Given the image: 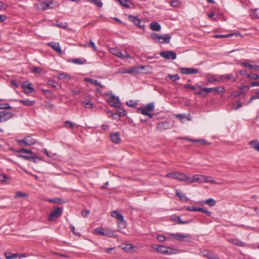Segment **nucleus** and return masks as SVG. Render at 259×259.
Returning <instances> with one entry per match:
<instances>
[{
    "label": "nucleus",
    "mask_w": 259,
    "mask_h": 259,
    "mask_svg": "<svg viewBox=\"0 0 259 259\" xmlns=\"http://www.w3.org/2000/svg\"><path fill=\"white\" fill-rule=\"evenodd\" d=\"M116 230L107 228H98L94 230V234L109 237H116Z\"/></svg>",
    "instance_id": "nucleus-1"
},
{
    "label": "nucleus",
    "mask_w": 259,
    "mask_h": 259,
    "mask_svg": "<svg viewBox=\"0 0 259 259\" xmlns=\"http://www.w3.org/2000/svg\"><path fill=\"white\" fill-rule=\"evenodd\" d=\"M154 110V105L153 103L147 104L145 106L139 108L137 109V112L144 115H147L150 118L153 116L152 113L150 112H153Z\"/></svg>",
    "instance_id": "nucleus-2"
},
{
    "label": "nucleus",
    "mask_w": 259,
    "mask_h": 259,
    "mask_svg": "<svg viewBox=\"0 0 259 259\" xmlns=\"http://www.w3.org/2000/svg\"><path fill=\"white\" fill-rule=\"evenodd\" d=\"M166 177L169 178H172L181 181H187L188 180V176L181 172L172 171L166 175Z\"/></svg>",
    "instance_id": "nucleus-3"
},
{
    "label": "nucleus",
    "mask_w": 259,
    "mask_h": 259,
    "mask_svg": "<svg viewBox=\"0 0 259 259\" xmlns=\"http://www.w3.org/2000/svg\"><path fill=\"white\" fill-rule=\"evenodd\" d=\"M109 51L111 54L121 59H128L131 57L127 53L125 52V54H123L120 52L119 49L116 48H110Z\"/></svg>",
    "instance_id": "nucleus-4"
},
{
    "label": "nucleus",
    "mask_w": 259,
    "mask_h": 259,
    "mask_svg": "<svg viewBox=\"0 0 259 259\" xmlns=\"http://www.w3.org/2000/svg\"><path fill=\"white\" fill-rule=\"evenodd\" d=\"M107 96H110V99L108 101V103L112 106L115 108H119L120 106V102L118 97H116L112 93L106 94Z\"/></svg>",
    "instance_id": "nucleus-5"
},
{
    "label": "nucleus",
    "mask_w": 259,
    "mask_h": 259,
    "mask_svg": "<svg viewBox=\"0 0 259 259\" xmlns=\"http://www.w3.org/2000/svg\"><path fill=\"white\" fill-rule=\"evenodd\" d=\"M36 140L30 136L27 137L23 139L17 140V143L19 145H23V146H25L34 145L36 143Z\"/></svg>",
    "instance_id": "nucleus-6"
},
{
    "label": "nucleus",
    "mask_w": 259,
    "mask_h": 259,
    "mask_svg": "<svg viewBox=\"0 0 259 259\" xmlns=\"http://www.w3.org/2000/svg\"><path fill=\"white\" fill-rule=\"evenodd\" d=\"M63 212L62 209L60 207H55L54 209L52 210L48 218V219L50 221H53L55 218H59L62 214Z\"/></svg>",
    "instance_id": "nucleus-7"
},
{
    "label": "nucleus",
    "mask_w": 259,
    "mask_h": 259,
    "mask_svg": "<svg viewBox=\"0 0 259 259\" xmlns=\"http://www.w3.org/2000/svg\"><path fill=\"white\" fill-rule=\"evenodd\" d=\"M172 238L176 239L179 241H183L185 242H189L190 238L189 234H183L180 233L171 234L170 235Z\"/></svg>",
    "instance_id": "nucleus-8"
},
{
    "label": "nucleus",
    "mask_w": 259,
    "mask_h": 259,
    "mask_svg": "<svg viewBox=\"0 0 259 259\" xmlns=\"http://www.w3.org/2000/svg\"><path fill=\"white\" fill-rule=\"evenodd\" d=\"M158 249H159L158 252L164 254H172L178 252L177 249L162 245H161L160 247Z\"/></svg>",
    "instance_id": "nucleus-9"
},
{
    "label": "nucleus",
    "mask_w": 259,
    "mask_h": 259,
    "mask_svg": "<svg viewBox=\"0 0 259 259\" xmlns=\"http://www.w3.org/2000/svg\"><path fill=\"white\" fill-rule=\"evenodd\" d=\"M160 55L161 57L166 59L175 60L177 58L176 53L172 51L161 52L160 53Z\"/></svg>",
    "instance_id": "nucleus-10"
},
{
    "label": "nucleus",
    "mask_w": 259,
    "mask_h": 259,
    "mask_svg": "<svg viewBox=\"0 0 259 259\" xmlns=\"http://www.w3.org/2000/svg\"><path fill=\"white\" fill-rule=\"evenodd\" d=\"M13 116L11 112L2 111H0V122H6Z\"/></svg>",
    "instance_id": "nucleus-11"
},
{
    "label": "nucleus",
    "mask_w": 259,
    "mask_h": 259,
    "mask_svg": "<svg viewBox=\"0 0 259 259\" xmlns=\"http://www.w3.org/2000/svg\"><path fill=\"white\" fill-rule=\"evenodd\" d=\"M171 126H172L169 121H165L159 123L157 126V128L160 132H163L170 128Z\"/></svg>",
    "instance_id": "nucleus-12"
},
{
    "label": "nucleus",
    "mask_w": 259,
    "mask_h": 259,
    "mask_svg": "<svg viewBox=\"0 0 259 259\" xmlns=\"http://www.w3.org/2000/svg\"><path fill=\"white\" fill-rule=\"evenodd\" d=\"M22 88L24 90L26 94H29L34 91V89L32 87L31 83L26 81L23 83Z\"/></svg>",
    "instance_id": "nucleus-13"
},
{
    "label": "nucleus",
    "mask_w": 259,
    "mask_h": 259,
    "mask_svg": "<svg viewBox=\"0 0 259 259\" xmlns=\"http://www.w3.org/2000/svg\"><path fill=\"white\" fill-rule=\"evenodd\" d=\"M29 155H18L19 157L23 158L26 160L33 161L34 162H36V160H41V158L36 156L34 153L33 152V154Z\"/></svg>",
    "instance_id": "nucleus-14"
},
{
    "label": "nucleus",
    "mask_w": 259,
    "mask_h": 259,
    "mask_svg": "<svg viewBox=\"0 0 259 259\" xmlns=\"http://www.w3.org/2000/svg\"><path fill=\"white\" fill-rule=\"evenodd\" d=\"M180 72L184 74H192L197 73L198 70L193 68L183 67L180 69Z\"/></svg>",
    "instance_id": "nucleus-15"
},
{
    "label": "nucleus",
    "mask_w": 259,
    "mask_h": 259,
    "mask_svg": "<svg viewBox=\"0 0 259 259\" xmlns=\"http://www.w3.org/2000/svg\"><path fill=\"white\" fill-rule=\"evenodd\" d=\"M81 103L84 108L87 109L93 108L94 105L90 97H87L85 100L82 101Z\"/></svg>",
    "instance_id": "nucleus-16"
},
{
    "label": "nucleus",
    "mask_w": 259,
    "mask_h": 259,
    "mask_svg": "<svg viewBox=\"0 0 259 259\" xmlns=\"http://www.w3.org/2000/svg\"><path fill=\"white\" fill-rule=\"evenodd\" d=\"M128 19L132 22H133L136 26H138L140 29H143L144 27V25H140L141 20L137 16H133L130 15L128 16Z\"/></svg>",
    "instance_id": "nucleus-17"
},
{
    "label": "nucleus",
    "mask_w": 259,
    "mask_h": 259,
    "mask_svg": "<svg viewBox=\"0 0 259 259\" xmlns=\"http://www.w3.org/2000/svg\"><path fill=\"white\" fill-rule=\"evenodd\" d=\"M52 4V2H50V3H47L45 2H40L36 5L37 8L38 9H41L42 10H45L49 8H51V5Z\"/></svg>",
    "instance_id": "nucleus-18"
},
{
    "label": "nucleus",
    "mask_w": 259,
    "mask_h": 259,
    "mask_svg": "<svg viewBox=\"0 0 259 259\" xmlns=\"http://www.w3.org/2000/svg\"><path fill=\"white\" fill-rule=\"evenodd\" d=\"M110 139L112 142L116 143V144H118L121 141L120 135L118 133H115L111 134Z\"/></svg>",
    "instance_id": "nucleus-19"
},
{
    "label": "nucleus",
    "mask_w": 259,
    "mask_h": 259,
    "mask_svg": "<svg viewBox=\"0 0 259 259\" xmlns=\"http://www.w3.org/2000/svg\"><path fill=\"white\" fill-rule=\"evenodd\" d=\"M200 252L203 256L206 257L208 259H219L218 257L215 256L212 253L209 252L207 250L201 251Z\"/></svg>",
    "instance_id": "nucleus-20"
},
{
    "label": "nucleus",
    "mask_w": 259,
    "mask_h": 259,
    "mask_svg": "<svg viewBox=\"0 0 259 259\" xmlns=\"http://www.w3.org/2000/svg\"><path fill=\"white\" fill-rule=\"evenodd\" d=\"M145 68L144 66H136L129 68V74H136L140 73V71Z\"/></svg>",
    "instance_id": "nucleus-21"
},
{
    "label": "nucleus",
    "mask_w": 259,
    "mask_h": 259,
    "mask_svg": "<svg viewBox=\"0 0 259 259\" xmlns=\"http://www.w3.org/2000/svg\"><path fill=\"white\" fill-rule=\"evenodd\" d=\"M241 65L243 67L249 68L253 70L259 71V65H252L248 62H242L241 63Z\"/></svg>",
    "instance_id": "nucleus-22"
},
{
    "label": "nucleus",
    "mask_w": 259,
    "mask_h": 259,
    "mask_svg": "<svg viewBox=\"0 0 259 259\" xmlns=\"http://www.w3.org/2000/svg\"><path fill=\"white\" fill-rule=\"evenodd\" d=\"M171 39V36L169 34H166L163 35H160V40L159 42L160 44H168L169 42Z\"/></svg>",
    "instance_id": "nucleus-23"
},
{
    "label": "nucleus",
    "mask_w": 259,
    "mask_h": 259,
    "mask_svg": "<svg viewBox=\"0 0 259 259\" xmlns=\"http://www.w3.org/2000/svg\"><path fill=\"white\" fill-rule=\"evenodd\" d=\"M111 216L116 218L117 222L124 219L123 216L117 210L113 211L111 213Z\"/></svg>",
    "instance_id": "nucleus-24"
},
{
    "label": "nucleus",
    "mask_w": 259,
    "mask_h": 259,
    "mask_svg": "<svg viewBox=\"0 0 259 259\" xmlns=\"http://www.w3.org/2000/svg\"><path fill=\"white\" fill-rule=\"evenodd\" d=\"M171 219L175 222H177L178 224H187L191 222V221H182L181 218L177 215H172L171 217Z\"/></svg>",
    "instance_id": "nucleus-25"
},
{
    "label": "nucleus",
    "mask_w": 259,
    "mask_h": 259,
    "mask_svg": "<svg viewBox=\"0 0 259 259\" xmlns=\"http://www.w3.org/2000/svg\"><path fill=\"white\" fill-rule=\"evenodd\" d=\"M49 45L57 52L59 54L62 53L61 48H60L59 43L53 42L49 43Z\"/></svg>",
    "instance_id": "nucleus-26"
},
{
    "label": "nucleus",
    "mask_w": 259,
    "mask_h": 259,
    "mask_svg": "<svg viewBox=\"0 0 259 259\" xmlns=\"http://www.w3.org/2000/svg\"><path fill=\"white\" fill-rule=\"evenodd\" d=\"M150 29L153 31H159L161 29L160 25L155 22H152L150 23Z\"/></svg>",
    "instance_id": "nucleus-27"
},
{
    "label": "nucleus",
    "mask_w": 259,
    "mask_h": 259,
    "mask_svg": "<svg viewBox=\"0 0 259 259\" xmlns=\"http://www.w3.org/2000/svg\"><path fill=\"white\" fill-rule=\"evenodd\" d=\"M118 2L126 8H131V6H133V4L128 0H118Z\"/></svg>",
    "instance_id": "nucleus-28"
},
{
    "label": "nucleus",
    "mask_w": 259,
    "mask_h": 259,
    "mask_svg": "<svg viewBox=\"0 0 259 259\" xmlns=\"http://www.w3.org/2000/svg\"><path fill=\"white\" fill-rule=\"evenodd\" d=\"M18 102L22 103L23 105L26 106H31L33 105V104L35 103L34 100H18Z\"/></svg>",
    "instance_id": "nucleus-29"
},
{
    "label": "nucleus",
    "mask_w": 259,
    "mask_h": 259,
    "mask_svg": "<svg viewBox=\"0 0 259 259\" xmlns=\"http://www.w3.org/2000/svg\"><path fill=\"white\" fill-rule=\"evenodd\" d=\"M249 14L252 19H259V10L257 9L251 10Z\"/></svg>",
    "instance_id": "nucleus-30"
},
{
    "label": "nucleus",
    "mask_w": 259,
    "mask_h": 259,
    "mask_svg": "<svg viewBox=\"0 0 259 259\" xmlns=\"http://www.w3.org/2000/svg\"><path fill=\"white\" fill-rule=\"evenodd\" d=\"M176 195L182 201L187 202L189 200V199L185 195L179 192L178 190H176Z\"/></svg>",
    "instance_id": "nucleus-31"
},
{
    "label": "nucleus",
    "mask_w": 259,
    "mask_h": 259,
    "mask_svg": "<svg viewBox=\"0 0 259 259\" xmlns=\"http://www.w3.org/2000/svg\"><path fill=\"white\" fill-rule=\"evenodd\" d=\"M200 176V175H195L192 178H190L188 176L187 182L190 183L193 182H199Z\"/></svg>",
    "instance_id": "nucleus-32"
},
{
    "label": "nucleus",
    "mask_w": 259,
    "mask_h": 259,
    "mask_svg": "<svg viewBox=\"0 0 259 259\" xmlns=\"http://www.w3.org/2000/svg\"><path fill=\"white\" fill-rule=\"evenodd\" d=\"M85 80L88 82H89L93 84L97 85L101 88H103L104 87V86L101 84V83L99 82L97 80H95L91 78H85Z\"/></svg>",
    "instance_id": "nucleus-33"
},
{
    "label": "nucleus",
    "mask_w": 259,
    "mask_h": 259,
    "mask_svg": "<svg viewBox=\"0 0 259 259\" xmlns=\"http://www.w3.org/2000/svg\"><path fill=\"white\" fill-rule=\"evenodd\" d=\"M249 145L254 150L259 152V142L257 141H251L249 142Z\"/></svg>",
    "instance_id": "nucleus-34"
},
{
    "label": "nucleus",
    "mask_w": 259,
    "mask_h": 259,
    "mask_svg": "<svg viewBox=\"0 0 259 259\" xmlns=\"http://www.w3.org/2000/svg\"><path fill=\"white\" fill-rule=\"evenodd\" d=\"M28 194L26 193L20 192V191H17L15 193V198L17 199L19 198H25V197H28Z\"/></svg>",
    "instance_id": "nucleus-35"
},
{
    "label": "nucleus",
    "mask_w": 259,
    "mask_h": 259,
    "mask_svg": "<svg viewBox=\"0 0 259 259\" xmlns=\"http://www.w3.org/2000/svg\"><path fill=\"white\" fill-rule=\"evenodd\" d=\"M46 201L49 202L57 204H62L64 203V201L60 198H55L54 199H46Z\"/></svg>",
    "instance_id": "nucleus-36"
},
{
    "label": "nucleus",
    "mask_w": 259,
    "mask_h": 259,
    "mask_svg": "<svg viewBox=\"0 0 259 259\" xmlns=\"http://www.w3.org/2000/svg\"><path fill=\"white\" fill-rule=\"evenodd\" d=\"M228 241L233 243V244L236 245L237 246H243V243L238 240V239H228Z\"/></svg>",
    "instance_id": "nucleus-37"
},
{
    "label": "nucleus",
    "mask_w": 259,
    "mask_h": 259,
    "mask_svg": "<svg viewBox=\"0 0 259 259\" xmlns=\"http://www.w3.org/2000/svg\"><path fill=\"white\" fill-rule=\"evenodd\" d=\"M203 203L207 204L210 207L214 206L216 204V201L212 198H209L207 200L202 202Z\"/></svg>",
    "instance_id": "nucleus-38"
},
{
    "label": "nucleus",
    "mask_w": 259,
    "mask_h": 259,
    "mask_svg": "<svg viewBox=\"0 0 259 259\" xmlns=\"http://www.w3.org/2000/svg\"><path fill=\"white\" fill-rule=\"evenodd\" d=\"M72 62L76 64L82 65L85 63L86 60L85 59L82 60L79 58H75L72 60Z\"/></svg>",
    "instance_id": "nucleus-39"
},
{
    "label": "nucleus",
    "mask_w": 259,
    "mask_h": 259,
    "mask_svg": "<svg viewBox=\"0 0 259 259\" xmlns=\"http://www.w3.org/2000/svg\"><path fill=\"white\" fill-rule=\"evenodd\" d=\"M4 255L7 259H13L17 258V255L15 253H11L9 252H5Z\"/></svg>",
    "instance_id": "nucleus-40"
},
{
    "label": "nucleus",
    "mask_w": 259,
    "mask_h": 259,
    "mask_svg": "<svg viewBox=\"0 0 259 259\" xmlns=\"http://www.w3.org/2000/svg\"><path fill=\"white\" fill-rule=\"evenodd\" d=\"M122 248L126 252H132V251L133 249V246L130 244H126L124 245Z\"/></svg>",
    "instance_id": "nucleus-41"
},
{
    "label": "nucleus",
    "mask_w": 259,
    "mask_h": 259,
    "mask_svg": "<svg viewBox=\"0 0 259 259\" xmlns=\"http://www.w3.org/2000/svg\"><path fill=\"white\" fill-rule=\"evenodd\" d=\"M58 78L60 80H63L66 78H68L69 79H71V77L69 76V75L68 74L64 72L59 73Z\"/></svg>",
    "instance_id": "nucleus-42"
},
{
    "label": "nucleus",
    "mask_w": 259,
    "mask_h": 259,
    "mask_svg": "<svg viewBox=\"0 0 259 259\" xmlns=\"http://www.w3.org/2000/svg\"><path fill=\"white\" fill-rule=\"evenodd\" d=\"M16 152L17 153H24L27 154H33V152L31 150L25 148H20L17 150Z\"/></svg>",
    "instance_id": "nucleus-43"
},
{
    "label": "nucleus",
    "mask_w": 259,
    "mask_h": 259,
    "mask_svg": "<svg viewBox=\"0 0 259 259\" xmlns=\"http://www.w3.org/2000/svg\"><path fill=\"white\" fill-rule=\"evenodd\" d=\"M64 126L67 128H73L74 126L75 125L74 123H73L70 121H66L64 123Z\"/></svg>",
    "instance_id": "nucleus-44"
},
{
    "label": "nucleus",
    "mask_w": 259,
    "mask_h": 259,
    "mask_svg": "<svg viewBox=\"0 0 259 259\" xmlns=\"http://www.w3.org/2000/svg\"><path fill=\"white\" fill-rule=\"evenodd\" d=\"M220 81H224V80H231L234 78V76L231 74H228L225 75L221 76L220 77Z\"/></svg>",
    "instance_id": "nucleus-45"
},
{
    "label": "nucleus",
    "mask_w": 259,
    "mask_h": 259,
    "mask_svg": "<svg viewBox=\"0 0 259 259\" xmlns=\"http://www.w3.org/2000/svg\"><path fill=\"white\" fill-rule=\"evenodd\" d=\"M247 78L252 80H257L259 78V75L255 73H250L247 75Z\"/></svg>",
    "instance_id": "nucleus-46"
},
{
    "label": "nucleus",
    "mask_w": 259,
    "mask_h": 259,
    "mask_svg": "<svg viewBox=\"0 0 259 259\" xmlns=\"http://www.w3.org/2000/svg\"><path fill=\"white\" fill-rule=\"evenodd\" d=\"M118 227L119 229H122L125 228L126 227V222L125 221L122 220V221H119L117 222Z\"/></svg>",
    "instance_id": "nucleus-47"
},
{
    "label": "nucleus",
    "mask_w": 259,
    "mask_h": 259,
    "mask_svg": "<svg viewBox=\"0 0 259 259\" xmlns=\"http://www.w3.org/2000/svg\"><path fill=\"white\" fill-rule=\"evenodd\" d=\"M167 77L169 78L170 79H171L174 81H177V80H179L180 78V77L178 74H175V75L168 74L167 75Z\"/></svg>",
    "instance_id": "nucleus-48"
},
{
    "label": "nucleus",
    "mask_w": 259,
    "mask_h": 259,
    "mask_svg": "<svg viewBox=\"0 0 259 259\" xmlns=\"http://www.w3.org/2000/svg\"><path fill=\"white\" fill-rule=\"evenodd\" d=\"M181 5L179 0H173L170 3V5L173 7H178Z\"/></svg>",
    "instance_id": "nucleus-49"
},
{
    "label": "nucleus",
    "mask_w": 259,
    "mask_h": 259,
    "mask_svg": "<svg viewBox=\"0 0 259 259\" xmlns=\"http://www.w3.org/2000/svg\"><path fill=\"white\" fill-rule=\"evenodd\" d=\"M197 211L202 212L205 213L208 216H210L211 214V212L210 211H208L207 209H203L202 208H200V207L197 208Z\"/></svg>",
    "instance_id": "nucleus-50"
},
{
    "label": "nucleus",
    "mask_w": 259,
    "mask_h": 259,
    "mask_svg": "<svg viewBox=\"0 0 259 259\" xmlns=\"http://www.w3.org/2000/svg\"><path fill=\"white\" fill-rule=\"evenodd\" d=\"M160 35H159L157 33H154L151 34V37L152 38V39L154 40L155 41H158V42L159 40H160Z\"/></svg>",
    "instance_id": "nucleus-51"
},
{
    "label": "nucleus",
    "mask_w": 259,
    "mask_h": 259,
    "mask_svg": "<svg viewBox=\"0 0 259 259\" xmlns=\"http://www.w3.org/2000/svg\"><path fill=\"white\" fill-rule=\"evenodd\" d=\"M189 141H192L193 142H198L200 143L201 144L205 145H206L207 142L205 140H193V139H188Z\"/></svg>",
    "instance_id": "nucleus-52"
},
{
    "label": "nucleus",
    "mask_w": 259,
    "mask_h": 259,
    "mask_svg": "<svg viewBox=\"0 0 259 259\" xmlns=\"http://www.w3.org/2000/svg\"><path fill=\"white\" fill-rule=\"evenodd\" d=\"M201 90H203V94H205L206 96H207V94L209 93H211L213 92V88H201Z\"/></svg>",
    "instance_id": "nucleus-53"
},
{
    "label": "nucleus",
    "mask_w": 259,
    "mask_h": 259,
    "mask_svg": "<svg viewBox=\"0 0 259 259\" xmlns=\"http://www.w3.org/2000/svg\"><path fill=\"white\" fill-rule=\"evenodd\" d=\"M234 35H235L234 33H230V34H227V35H214L213 36V37L216 38H224V37H229L232 36Z\"/></svg>",
    "instance_id": "nucleus-54"
},
{
    "label": "nucleus",
    "mask_w": 259,
    "mask_h": 259,
    "mask_svg": "<svg viewBox=\"0 0 259 259\" xmlns=\"http://www.w3.org/2000/svg\"><path fill=\"white\" fill-rule=\"evenodd\" d=\"M31 71L33 73H39L42 71V69L39 67H33L31 68Z\"/></svg>",
    "instance_id": "nucleus-55"
},
{
    "label": "nucleus",
    "mask_w": 259,
    "mask_h": 259,
    "mask_svg": "<svg viewBox=\"0 0 259 259\" xmlns=\"http://www.w3.org/2000/svg\"><path fill=\"white\" fill-rule=\"evenodd\" d=\"M0 109H12V107L10 106L9 104L5 103V104H0Z\"/></svg>",
    "instance_id": "nucleus-56"
},
{
    "label": "nucleus",
    "mask_w": 259,
    "mask_h": 259,
    "mask_svg": "<svg viewBox=\"0 0 259 259\" xmlns=\"http://www.w3.org/2000/svg\"><path fill=\"white\" fill-rule=\"evenodd\" d=\"M137 104L135 101H134L132 100H131L130 101L126 102V105L128 107H135L136 106Z\"/></svg>",
    "instance_id": "nucleus-57"
},
{
    "label": "nucleus",
    "mask_w": 259,
    "mask_h": 259,
    "mask_svg": "<svg viewBox=\"0 0 259 259\" xmlns=\"http://www.w3.org/2000/svg\"><path fill=\"white\" fill-rule=\"evenodd\" d=\"M67 23H63V22H58L56 24V26H57L58 27L60 28H66L67 27Z\"/></svg>",
    "instance_id": "nucleus-58"
},
{
    "label": "nucleus",
    "mask_w": 259,
    "mask_h": 259,
    "mask_svg": "<svg viewBox=\"0 0 259 259\" xmlns=\"http://www.w3.org/2000/svg\"><path fill=\"white\" fill-rule=\"evenodd\" d=\"M92 3L99 7H102L103 6V3L101 0H93Z\"/></svg>",
    "instance_id": "nucleus-59"
},
{
    "label": "nucleus",
    "mask_w": 259,
    "mask_h": 259,
    "mask_svg": "<svg viewBox=\"0 0 259 259\" xmlns=\"http://www.w3.org/2000/svg\"><path fill=\"white\" fill-rule=\"evenodd\" d=\"M197 208L193 206H188L186 207V209L188 211H197Z\"/></svg>",
    "instance_id": "nucleus-60"
},
{
    "label": "nucleus",
    "mask_w": 259,
    "mask_h": 259,
    "mask_svg": "<svg viewBox=\"0 0 259 259\" xmlns=\"http://www.w3.org/2000/svg\"><path fill=\"white\" fill-rule=\"evenodd\" d=\"M224 90H225V89L223 87H219L213 88V91H215L217 93L223 92Z\"/></svg>",
    "instance_id": "nucleus-61"
},
{
    "label": "nucleus",
    "mask_w": 259,
    "mask_h": 259,
    "mask_svg": "<svg viewBox=\"0 0 259 259\" xmlns=\"http://www.w3.org/2000/svg\"><path fill=\"white\" fill-rule=\"evenodd\" d=\"M156 238L159 241L161 242H163L166 240V237L162 235H157Z\"/></svg>",
    "instance_id": "nucleus-62"
},
{
    "label": "nucleus",
    "mask_w": 259,
    "mask_h": 259,
    "mask_svg": "<svg viewBox=\"0 0 259 259\" xmlns=\"http://www.w3.org/2000/svg\"><path fill=\"white\" fill-rule=\"evenodd\" d=\"M88 45H89V47L93 48L94 51H97V48L96 47L95 43L93 41H92V40L90 41V42Z\"/></svg>",
    "instance_id": "nucleus-63"
},
{
    "label": "nucleus",
    "mask_w": 259,
    "mask_h": 259,
    "mask_svg": "<svg viewBox=\"0 0 259 259\" xmlns=\"http://www.w3.org/2000/svg\"><path fill=\"white\" fill-rule=\"evenodd\" d=\"M235 104L236 106L234 107L235 110H237L242 106V104L239 100H238Z\"/></svg>",
    "instance_id": "nucleus-64"
}]
</instances>
